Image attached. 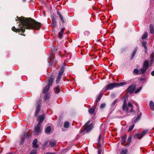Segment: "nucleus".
<instances>
[{
    "instance_id": "nucleus-1",
    "label": "nucleus",
    "mask_w": 154,
    "mask_h": 154,
    "mask_svg": "<svg viewBox=\"0 0 154 154\" xmlns=\"http://www.w3.org/2000/svg\"><path fill=\"white\" fill-rule=\"evenodd\" d=\"M17 17L20 22L18 25L19 27L16 29L14 26L12 28V30L16 32H18L20 35H25L23 33L25 32V29L39 30L40 28L41 24L32 19L25 18L22 17H18L17 16Z\"/></svg>"
},
{
    "instance_id": "nucleus-2",
    "label": "nucleus",
    "mask_w": 154,
    "mask_h": 154,
    "mask_svg": "<svg viewBox=\"0 0 154 154\" xmlns=\"http://www.w3.org/2000/svg\"><path fill=\"white\" fill-rule=\"evenodd\" d=\"M133 108L134 106L130 102H129L127 104L126 100H125L124 101L122 106V110L124 111L125 112L127 113L133 112H134Z\"/></svg>"
},
{
    "instance_id": "nucleus-3",
    "label": "nucleus",
    "mask_w": 154,
    "mask_h": 154,
    "mask_svg": "<svg viewBox=\"0 0 154 154\" xmlns=\"http://www.w3.org/2000/svg\"><path fill=\"white\" fill-rule=\"evenodd\" d=\"M90 121L89 120L83 126L82 131V133L85 131H86V132H88L90 131L93 128V125L92 123H90Z\"/></svg>"
},
{
    "instance_id": "nucleus-4",
    "label": "nucleus",
    "mask_w": 154,
    "mask_h": 154,
    "mask_svg": "<svg viewBox=\"0 0 154 154\" xmlns=\"http://www.w3.org/2000/svg\"><path fill=\"white\" fill-rule=\"evenodd\" d=\"M115 87H117L116 83H111L108 84L103 88L101 92L104 93L108 90H111L113 88Z\"/></svg>"
},
{
    "instance_id": "nucleus-5",
    "label": "nucleus",
    "mask_w": 154,
    "mask_h": 154,
    "mask_svg": "<svg viewBox=\"0 0 154 154\" xmlns=\"http://www.w3.org/2000/svg\"><path fill=\"white\" fill-rule=\"evenodd\" d=\"M64 71V67L62 66L61 67L58 73V75L57 77L56 82L57 84L59 83Z\"/></svg>"
},
{
    "instance_id": "nucleus-6",
    "label": "nucleus",
    "mask_w": 154,
    "mask_h": 154,
    "mask_svg": "<svg viewBox=\"0 0 154 154\" xmlns=\"http://www.w3.org/2000/svg\"><path fill=\"white\" fill-rule=\"evenodd\" d=\"M148 132V130H145L140 133H138L135 134L134 135V137L135 139H140L145 135Z\"/></svg>"
},
{
    "instance_id": "nucleus-7",
    "label": "nucleus",
    "mask_w": 154,
    "mask_h": 154,
    "mask_svg": "<svg viewBox=\"0 0 154 154\" xmlns=\"http://www.w3.org/2000/svg\"><path fill=\"white\" fill-rule=\"evenodd\" d=\"M41 125H39L38 124L34 128V131L36 134H39L41 133Z\"/></svg>"
},
{
    "instance_id": "nucleus-8",
    "label": "nucleus",
    "mask_w": 154,
    "mask_h": 154,
    "mask_svg": "<svg viewBox=\"0 0 154 154\" xmlns=\"http://www.w3.org/2000/svg\"><path fill=\"white\" fill-rule=\"evenodd\" d=\"M45 117V116L44 114L38 116V118L37 120L38 121V124L39 125H41L42 123L43 122L44 119Z\"/></svg>"
},
{
    "instance_id": "nucleus-9",
    "label": "nucleus",
    "mask_w": 154,
    "mask_h": 154,
    "mask_svg": "<svg viewBox=\"0 0 154 154\" xmlns=\"http://www.w3.org/2000/svg\"><path fill=\"white\" fill-rule=\"evenodd\" d=\"M135 88L136 86L135 85H132L128 88L127 91L130 94H131L134 92Z\"/></svg>"
},
{
    "instance_id": "nucleus-10",
    "label": "nucleus",
    "mask_w": 154,
    "mask_h": 154,
    "mask_svg": "<svg viewBox=\"0 0 154 154\" xmlns=\"http://www.w3.org/2000/svg\"><path fill=\"white\" fill-rule=\"evenodd\" d=\"M127 138V135L124 134L121 137V144L122 145H124V144L125 143Z\"/></svg>"
},
{
    "instance_id": "nucleus-11",
    "label": "nucleus",
    "mask_w": 154,
    "mask_h": 154,
    "mask_svg": "<svg viewBox=\"0 0 154 154\" xmlns=\"http://www.w3.org/2000/svg\"><path fill=\"white\" fill-rule=\"evenodd\" d=\"M54 80V78L50 77L48 80V84L47 85H49V86H52Z\"/></svg>"
},
{
    "instance_id": "nucleus-12",
    "label": "nucleus",
    "mask_w": 154,
    "mask_h": 154,
    "mask_svg": "<svg viewBox=\"0 0 154 154\" xmlns=\"http://www.w3.org/2000/svg\"><path fill=\"white\" fill-rule=\"evenodd\" d=\"M57 14L59 15V17L61 21L63 23H64L65 22L64 19L63 17L62 16V15L60 13V12L59 11H57Z\"/></svg>"
},
{
    "instance_id": "nucleus-13",
    "label": "nucleus",
    "mask_w": 154,
    "mask_h": 154,
    "mask_svg": "<svg viewBox=\"0 0 154 154\" xmlns=\"http://www.w3.org/2000/svg\"><path fill=\"white\" fill-rule=\"evenodd\" d=\"M49 145L51 147H53L55 146L57 142L55 140H50L49 141Z\"/></svg>"
},
{
    "instance_id": "nucleus-14",
    "label": "nucleus",
    "mask_w": 154,
    "mask_h": 154,
    "mask_svg": "<svg viewBox=\"0 0 154 154\" xmlns=\"http://www.w3.org/2000/svg\"><path fill=\"white\" fill-rule=\"evenodd\" d=\"M37 139H35L33 140L32 142V145H33V147L35 148H38V146L37 144Z\"/></svg>"
},
{
    "instance_id": "nucleus-15",
    "label": "nucleus",
    "mask_w": 154,
    "mask_h": 154,
    "mask_svg": "<svg viewBox=\"0 0 154 154\" xmlns=\"http://www.w3.org/2000/svg\"><path fill=\"white\" fill-rule=\"evenodd\" d=\"M149 66V63L147 60L144 61L143 67L147 69Z\"/></svg>"
},
{
    "instance_id": "nucleus-16",
    "label": "nucleus",
    "mask_w": 154,
    "mask_h": 154,
    "mask_svg": "<svg viewBox=\"0 0 154 154\" xmlns=\"http://www.w3.org/2000/svg\"><path fill=\"white\" fill-rule=\"evenodd\" d=\"M95 106L93 107L92 108H90L88 109V111L90 114H92L94 113L95 112Z\"/></svg>"
},
{
    "instance_id": "nucleus-17",
    "label": "nucleus",
    "mask_w": 154,
    "mask_h": 154,
    "mask_svg": "<svg viewBox=\"0 0 154 154\" xmlns=\"http://www.w3.org/2000/svg\"><path fill=\"white\" fill-rule=\"evenodd\" d=\"M54 91L56 94H58L60 91V87L57 85L54 88Z\"/></svg>"
},
{
    "instance_id": "nucleus-18",
    "label": "nucleus",
    "mask_w": 154,
    "mask_h": 154,
    "mask_svg": "<svg viewBox=\"0 0 154 154\" xmlns=\"http://www.w3.org/2000/svg\"><path fill=\"white\" fill-rule=\"evenodd\" d=\"M41 107V106L39 105H38L37 106L35 112V116H37L39 112L40 109Z\"/></svg>"
},
{
    "instance_id": "nucleus-19",
    "label": "nucleus",
    "mask_w": 154,
    "mask_h": 154,
    "mask_svg": "<svg viewBox=\"0 0 154 154\" xmlns=\"http://www.w3.org/2000/svg\"><path fill=\"white\" fill-rule=\"evenodd\" d=\"M64 30L65 28H62L61 29L60 32L59 33V37L60 38L62 37Z\"/></svg>"
},
{
    "instance_id": "nucleus-20",
    "label": "nucleus",
    "mask_w": 154,
    "mask_h": 154,
    "mask_svg": "<svg viewBox=\"0 0 154 154\" xmlns=\"http://www.w3.org/2000/svg\"><path fill=\"white\" fill-rule=\"evenodd\" d=\"M149 30L151 34H154V27L152 24L149 25Z\"/></svg>"
},
{
    "instance_id": "nucleus-21",
    "label": "nucleus",
    "mask_w": 154,
    "mask_h": 154,
    "mask_svg": "<svg viewBox=\"0 0 154 154\" xmlns=\"http://www.w3.org/2000/svg\"><path fill=\"white\" fill-rule=\"evenodd\" d=\"M49 88L50 86H49V85H47L44 89H43L42 91L43 93L44 94H46L49 90Z\"/></svg>"
},
{
    "instance_id": "nucleus-22",
    "label": "nucleus",
    "mask_w": 154,
    "mask_h": 154,
    "mask_svg": "<svg viewBox=\"0 0 154 154\" xmlns=\"http://www.w3.org/2000/svg\"><path fill=\"white\" fill-rule=\"evenodd\" d=\"M128 150L125 148H122L120 153V154H128Z\"/></svg>"
},
{
    "instance_id": "nucleus-23",
    "label": "nucleus",
    "mask_w": 154,
    "mask_h": 154,
    "mask_svg": "<svg viewBox=\"0 0 154 154\" xmlns=\"http://www.w3.org/2000/svg\"><path fill=\"white\" fill-rule=\"evenodd\" d=\"M149 107L152 110L154 111V103L152 101L149 102Z\"/></svg>"
},
{
    "instance_id": "nucleus-24",
    "label": "nucleus",
    "mask_w": 154,
    "mask_h": 154,
    "mask_svg": "<svg viewBox=\"0 0 154 154\" xmlns=\"http://www.w3.org/2000/svg\"><path fill=\"white\" fill-rule=\"evenodd\" d=\"M131 140L132 137L131 136H129L128 139L127 143L125 145H124L125 146L128 145L130 144Z\"/></svg>"
},
{
    "instance_id": "nucleus-25",
    "label": "nucleus",
    "mask_w": 154,
    "mask_h": 154,
    "mask_svg": "<svg viewBox=\"0 0 154 154\" xmlns=\"http://www.w3.org/2000/svg\"><path fill=\"white\" fill-rule=\"evenodd\" d=\"M137 51V48H136L133 51L131 54V60H132L134 57L135 55V54L136 53Z\"/></svg>"
},
{
    "instance_id": "nucleus-26",
    "label": "nucleus",
    "mask_w": 154,
    "mask_h": 154,
    "mask_svg": "<svg viewBox=\"0 0 154 154\" xmlns=\"http://www.w3.org/2000/svg\"><path fill=\"white\" fill-rule=\"evenodd\" d=\"M51 131V128L50 126H48L45 130L46 133H49Z\"/></svg>"
},
{
    "instance_id": "nucleus-27",
    "label": "nucleus",
    "mask_w": 154,
    "mask_h": 154,
    "mask_svg": "<svg viewBox=\"0 0 154 154\" xmlns=\"http://www.w3.org/2000/svg\"><path fill=\"white\" fill-rule=\"evenodd\" d=\"M150 62L152 64L154 60V53H152L150 55Z\"/></svg>"
},
{
    "instance_id": "nucleus-28",
    "label": "nucleus",
    "mask_w": 154,
    "mask_h": 154,
    "mask_svg": "<svg viewBox=\"0 0 154 154\" xmlns=\"http://www.w3.org/2000/svg\"><path fill=\"white\" fill-rule=\"evenodd\" d=\"M148 33L147 32H145L141 38L143 39L146 38L148 37Z\"/></svg>"
},
{
    "instance_id": "nucleus-29",
    "label": "nucleus",
    "mask_w": 154,
    "mask_h": 154,
    "mask_svg": "<svg viewBox=\"0 0 154 154\" xmlns=\"http://www.w3.org/2000/svg\"><path fill=\"white\" fill-rule=\"evenodd\" d=\"M147 69L145 68H142L140 69V74H144L145 73Z\"/></svg>"
},
{
    "instance_id": "nucleus-30",
    "label": "nucleus",
    "mask_w": 154,
    "mask_h": 154,
    "mask_svg": "<svg viewBox=\"0 0 154 154\" xmlns=\"http://www.w3.org/2000/svg\"><path fill=\"white\" fill-rule=\"evenodd\" d=\"M101 92L100 93V94L99 95V96H98V97H97V102H99L100 101L101 98L102 96L103 93L101 91Z\"/></svg>"
},
{
    "instance_id": "nucleus-31",
    "label": "nucleus",
    "mask_w": 154,
    "mask_h": 154,
    "mask_svg": "<svg viewBox=\"0 0 154 154\" xmlns=\"http://www.w3.org/2000/svg\"><path fill=\"white\" fill-rule=\"evenodd\" d=\"M64 127L65 128H68L69 126V123L68 122H66L64 124Z\"/></svg>"
},
{
    "instance_id": "nucleus-32",
    "label": "nucleus",
    "mask_w": 154,
    "mask_h": 154,
    "mask_svg": "<svg viewBox=\"0 0 154 154\" xmlns=\"http://www.w3.org/2000/svg\"><path fill=\"white\" fill-rule=\"evenodd\" d=\"M52 24L54 27L56 26V22L55 19L54 18H52Z\"/></svg>"
},
{
    "instance_id": "nucleus-33",
    "label": "nucleus",
    "mask_w": 154,
    "mask_h": 154,
    "mask_svg": "<svg viewBox=\"0 0 154 154\" xmlns=\"http://www.w3.org/2000/svg\"><path fill=\"white\" fill-rule=\"evenodd\" d=\"M117 86H121L125 85L126 83L124 82H121L119 83H116Z\"/></svg>"
},
{
    "instance_id": "nucleus-34",
    "label": "nucleus",
    "mask_w": 154,
    "mask_h": 154,
    "mask_svg": "<svg viewBox=\"0 0 154 154\" xmlns=\"http://www.w3.org/2000/svg\"><path fill=\"white\" fill-rule=\"evenodd\" d=\"M140 82H141L142 83H144L146 79H145L144 78V77H142L140 78Z\"/></svg>"
},
{
    "instance_id": "nucleus-35",
    "label": "nucleus",
    "mask_w": 154,
    "mask_h": 154,
    "mask_svg": "<svg viewBox=\"0 0 154 154\" xmlns=\"http://www.w3.org/2000/svg\"><path fill=\"white\" fill-rule=\"evenodd\" d=\"M141 116V113H140V114L136 118V120H135V122H137L140 119V118Z\"/></svg>"
},
{
    "instance_id": "nucleus-36",
    "label": "nucleus",
    "mask_w": 154,
    "mask_h": 154,
    "mask_svg": "<svg viewBox=\"0 0 154 154\" xmlns=\"http://www.w3.org/2000/svg\"><path fill=\"white\" fill-rule=\"evenodd\" d=\"M134 126V124H133V125H131L129 126L128 130V131H131L133 128Z\"/></svg>"
},
{
    "instance_id": "nucleus-37",
    "label": "nucleus",
    "mask_w": 154,
    "mask_h": 154,
    "mask_svg": "<svg viewBox=\"0 0 154 154\" xmlns=\"http://www.w3.org/2000/svg\"><path fill=\"white\" fill-rule=\"evenodd\" d=\"M50 96L48 94H46L44 96V99L45 100H47L48 99H49Z\"/></svg>"
},
{
    "instance_id": "nucleus-38",
    "label": "nucleus",
    "mask_w": 154,
    "mask_h": 154,
    "mask_svg": "<svg viewBox=\"0 0 154 154\" xmlns=\"http://www.w3.org/2000/svg\"><path fill=\"white\" fill-rule=\"evenodd\" d=\"M146 42H143L142 43V45L146 50L147 49V46H146Z\"/></svg>"
},
{
    "instance_id": "nucleus-39",
    "label": "nucleus",
    "mask_w": 154,
    "mask_h": 154,
    "mask_svg": "<svg viewBox=\"0 0 154 154\" xmlns=\"http://www.w3.org/2000/svg\"><path fill=\"white\" fill-rule=\"evenodd\" d=\"M142 87H140L137 89L135 91V93H137L139 92L141 89Z\"/></svg>"
},
{
    "instance_id": "nucleus-40",
    "label": "nucleus",
    "mask_w": 154,
    "mask_h": 154,
    "mask_svg": "<svg viewBox=\"0 0 154 154\" xmlns=\"http://www.w3.org/2000/svg\"><path fill=\"white\" fill-rule=\"evenodd\" d=\"M37 152V150L36 149H34L33 150V151L31 152L30 154H36Z\"/></svg>"
},
{
    "instance_id": "nucleus-41",
    "label": "nucleus",
    "mask_w": 154,
    "mask_h": 154,
    "mask_svg": "<svg viewBox=\"0 0 154 154\" xmlns=\"http://www.w3.org/2000/svg\"><path fill=\"white\" fill-rule=\"evenodd\" d=\"M139 70L137 69H134L133 71V72L136 74H137L139 73Z\"/></svg>"
},
{
    "instance_id": "nucleus-42",
    "label": "nucleus",
    "mask_w": 154,
    "mask_h": 154,
    "mask_svg": "<svg viewBox=\"0 0 154 154\" xmlns=\"http://www.w3.org/2000/svg\"><path fill=\"white\" fill-rule=\"evenodd\" d=\"M106 105L105 103H102L100 106V108L101 109L104 108L105 106Z\"/></svg>"
},
{
    "instance_id": "nucleus-43",
    "label": "nucleus",
    "mask_w": 154,
    "mask_h": 154,
    "mask_svg": "<svg viewBox=\"0 0 154 154\" xmlns=\"http://www.w3.org/2000/svg\"><path fill=\"white\" fill-rule=\"evenodd\" d=\"M100 135L99 136V137L98 140V144L99 145V146H101V144L100 143Z\"/></svg>"
},
{
    "instance_id": "nucleus-44",
    "label": "nucleus",
    "mask_w": 154,
    "mask_h": 154,
    "mask_svg": "<svg viewBox=\"0 0 154 154\" xmlns=\"http://www.w3.org/2000/svg\"><path fill=\"white\" fill-rule=\"evenodd\" d=\"M101 150L100 148H99L97 151L98 154H101Z\"/></svg>"
},
{
    "instance_id": "nucleus-45",
    "label": "nucleus",
    "mask_w": 154,
    "mask_h": 154,
    "mask_svg": "<svg viewBox=\"0 0 154 154\" xmlns=\"http://www.w3.org/2000/svg\"><path fill=\"white\" fill-rule=\"evenodd\" d=\"M48 141H47L46 142H45L44 143V146H45L47 144H48Z\"/></svg>"
},
{
    "instance_id": "nucleus-46",
    "label": "nucleus",
    "mask_w": 154,
    "mask_h": 154,
    "mask_svg": "<svg viewBox=\"0 0 154 154\" xmlns=\"http://www.w3.org/2000/svg\"><path fill=\"white\" fill-rule=\"evenodd\" d=\"M151 75L152 76H154V71H153L151 72Z\"/></svg>"
},
{
    "instance_id": "nucleus-47",
    "label": "nucleus",
    "mask_w": 154,
    "mask_h": 154,
    "mask_svg": "<svg viewBox=\"0 0 154 154\" xmlns=\"http://www.w3.org/2000/svg\"><path fill=\"white\" fill-rule=\"evenodd\" d=\"M117 102V100H115V101H114L113 103H112V105H114Z\"/></svg>"
},
{
    "instance_id": "nucleus-48",
    "label": "nucleus",
    "mask_w": 154,
    "mask_h": 154,
    "mask_svg": "<svg viewBox=\"0 0 154 154\" xmlns=\"http://www.w3.org/2000/svg\"><path fill=\"white\" fill-rule=\"evenodd\" d=\"M46 154H55V153H52L51 152H47Z\"/></svg>"
},
{
    "instance_id": "nucleus-49",
    "label": "nucleus",
    "mask_w": 154,
    "mask_h": 154,
    "mask_svg": "<svg viewBox=\"0 0 154 154\" xmlns=\"http://www.w3.org/2000/svg\"><path fill=\"white\" fill-rule=\"evenodd\" d=\"M45 146H44V145H43V146L42 147V149L43 150H44L45 149Z\"/></svg>"
},
{
    "instance_id": "nucleus-50",
    "label": "nucleus",
    "mask_w": 154,
    "mask_h": 154,
    "mask_svg": "<svg viewBox=\"0 0 154 154\" xmlns=\"http://www.w3.org/2000/svg\"><path fill=\"white\" fill-rule=\"evenodd\" d=\"M16 21H17V19H16Z\"/></svg>"
},
{
    "instance_id": "nucleus-51",
    "label": "nucleus",
    "mask_w": 154,
    "mask_h": 154,
    "mask_svg": "<svg viewBox=\"0 0 154 154\" xmlns=\"http://www.w3.org/2000/svg\"><path fill=\"white\" fill-rule=\"evenodd\" d=\"M57 0V1H60V0Z\"/></svg>"
}]
</instances>
